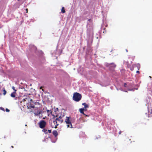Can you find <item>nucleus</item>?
Segmentation results:
<instances>
[{
  "instance_id": "obj_6",
  "label": "nucleus",
  "mask_w": 152,
  "mask_h": 152,
  "mask_svg": "<svg viewBox=\"0 0 152 152\" xmlns=\"http://www.w3.org/2000/svg\"><path fill=\"white\" fill-rule=\"evenodd\" d=\"M43 112L41 110H40L37 109V111L35 110L34 114L36 115H39L43 113Z\"/></svg>"
},
{
  "instance_id": "obj_27",
  "label": "nucleus",
  "mask_w": 152,
  "mask_h": 152,
  "mask_svg": "<svg viewBox=\"0 0 152 152\" xmlns=\"http://www.w3.org/2000/svg\"><path fill=\"white\" fill-rule=\"evenodd\" d=\"M84 108V111H86L87 110V109L86 108Z\"/></svg>"
},
{
  "instance_id": "obj_19",
  "label": "nucleus",
  "mask_w": 152,
  "mask_h": 152,
  "mask_svg": "<svg viewBox=\"0 0 152 152\" xmlns=\"http://www.w3.org/2000/svg\"><path fill=\"white\" fill-rule=\"evenodd\" d=\"M1 110H2L4 111H5L4 108H3L2 107H1Z\"/></svg>"
},
{
  "instance_id": "obj_30",
  "label": "nucleus",
  "mask_w": 152,
  "mask_h": 152,
  "mask_svg": "<svg viewBox=\"0 0 152 152\" xmlns=\"http://www.w3.org/2000/svg\"><path fill=\"white\" fill-rule=\"evenodd\" d=\"M126 50V51L127 52H128V50Z\"/></svg>"
},
{
  "instance_id": "obj_3",
  "label": "nucleus",
  "mask_w": 152,
  "mask_h": 152,
  "mask_svg": "<svg viewBox=\"0 0 152 152\" xmlns=\"http://www.w3.org/2000/svg\"><path fill=\"white\" fill-rule=\"evenodd\" d=\"M65 122L67 124L68 127L72 128V126L71 123V117H66L65 120Z\"/></svg>"
},
{
  "instance_id": "obj_25",
  "label": "nucleus",
  "mask_w": 152,
  "mask_h": 152,
  "mask_svg": "<svg viewBox=\"0 0 152 152\" xmlns=\"http://www.w3.org/2000/svg\"><path fill=\"white\" fill-rule=\"evenodd\" d=\"M136 72H137V73L138 74H139L140 73V72L138 70Z\"/></svg>"
},
{
  "instance_id": "obj_21",
  "label": "nucleus",
  "mask_w": 152,
  "mask_h": 152,
  "mask_svg": "<svg viewBox=\"0 0 152 152\" xmlns=\"http://www.w3.org/2000/svg\"><path fill=\"white\" fill-rule=\"evenodd\" d=\"M126 85L127 84H126V83H124V86L125 87H126Z\"/></svg>"
},
{
  "instance_id": "obj_11",
  "label": "nucleus",
  "mask_w": 152,
  "mask_h": 152,
  "mask_svg": "<svg viewBox=\"0 0 152 152\" xmlns=\"http://www.w3.org/2000/svg\"><path fill=\"white\" fill-rule=\"evenodd\" d=\"M82 105H83L84 106V108H85L89 107L88 105L87 104H86V103H82Z\"/></svg>"
},
{
  "instance_id": "obj_16",
  "label": "nucleus",
  "mask_w": 152,
  "mask_h": 152,
  "mask_svg": "<svg viewBox=\"0 0 152 152\" xmlns=\"http://www.w3.org/2000/svg\"><path fill=\"white\" fill-rule=\"evenodd\" d=\"M12 88L14 91H15V92H16L17 90L15 89V87L14 86H12Z\"/></svg>"
},
{
  "instance_id": "obj_22",
  "label": "nucleus",
  "mask_w": 152,
  "mask_h": 152,
  "mask_svg": "<svg viewBox=\"0 0 152 152\" xmlns=\"http://www.w3.org/2000/svg\"><path fill=\"white\" fill-rule=\"evenodd\" d=\"M112 64L113 65V66L114 67H115V65L114 64Z\"/></svg>"
},
{
  "instance_id": "obj_8",
  "label": "nucleus",
  "mask_w": 152,
  "mask_h": 152,
  "mask_svg": "<svg viewBox=\"0 0 152 152\" xmlns=\"http://www.w3.org/2000/svg\"><path fill=\"white\" fill-rule=\"evenodd\" d=\"M53 134L55 137H56L58 135V132L56 130L53 131Z\"/></svg>"
},
{
  "instance_id": "obj_2",
  "label": "nucleus",
  "mask_w": 152,
  "mask_h": 152,
  "mask_svg": "<svg viewBox=\"0 0 152 152\" xmlns=\"http://www.w3.org/2000/svg\"><path fill=\"white\" fill-rule=\"evenodd\" d=\"M82 98V96L80 94L76 92L74 93L73 97V99L76 102H79Z\"/></svg>"
},
{
  "instance_id": "obj_12",
  "label": "nucleus",
  "mask_w": 152,
  "mask_h": 152,
  "mask_svg": "<svg viewBox=\"0 0 152 152\" xmlns=\"http://www.w3.org/2000/svg\"><path fill=\"white\" fill-rule=\"evenodd\" d=\"M42 131V132H44L46 134H47L48 133L47 129H43Z\"/></svg>"
},
{
  "instance_id": "obj_26",
  "label": "nucleus",
  "mask_w": 152,
  "mask_h": 152,
  "mask_svg": "<svg viewBox=\"0 0 152 152\" xmlns=\"http://www.w3.org/2000/svg\"><path fill=\"white\" fill-rule=\"evenodd\" d=\"M85 115L86 117H89V115H86L85 114V115Z\"/></svg>"
},
{
  "instance_id": "obj_32",
  "label": "nucleus",
  "mask_w": 152,
  "mask_h": 152,
  "mask_svg": "<svg viewBox=\"0 0 152 152\" xmlns=\"http://www.w3.org/2000/svg\"><path fill=\"white\" fill-rule=\"evenodd\" d=\"M18 1H19V0H18Z\"/></svg>"
},
{
  "instance_id": "obj_7",
  "label": "nucleus",
  "mask_w": 152,
  "mask_h": 152,
  "mask_svg": "<svg viewBox=\"0 0 152 152\" xmlns=\"http://www.w3.org/2000/svg\"><path fill=\"white\" fill-rule=\"evenodd\" d=\"M53 123L55 125H56L54 127L56 129L57 128V126H58L59 124H60L56 119L53 121Z\"/></svg>"
},
{
  "instance_id": "obj_23",
  "label": "nucleus",
  "mask_w": 152,
  "mask_h": 152,
  "mask_svg": "<svg viewBox=\"0 0 152 152\" xmlns=\"http://www.w3.org/2000/svg\"><path fill=\"white\" fill-rule=\"evenodd\" d=\"M42 87H42V86H41V87L40 88V89H42V90L43 91H44V90H43V89H42Z\"/></svg>"
},
{
  "instance_id": "obj_13",
  "label": "nucleus",
  "mask_w": 152,
  "mask_h": 152,
  "mask_svg": "<svg viewBox=\"0 0 152 152\" xmlns=\"http://www.w3.org/2000/svg\"><path fill=\"white\" fill-rule=\"evenodd\" d=\"M47 111L48 115H49L50 114H52V111H51V110H47Z\"/></svg>"
},
{
  "instance_id": "obj_29",
  "label": "nucleus",
  "mask_w": 152,
  "mask_h": 152,
  "mask_svg": "<svg viewBox=\"0 0 152 152\" xmlns=\"http://www.w3.org/2000/svg\"><path fill=\"white\" fill-rule=\"evenodd\" d=\"M11 147H12V148H14V147H13V146H11Z\"/></svg>"
},
{
  "instance_id": "obj_28",
  "label": "nucleus",
  "mask_w": 152,
  "mask_h": 152,
  "mask_svg": "<svg viewBox=\"0 0 152 152\" xmlns=\"http://www.w3.org/2000/svg\"><path fill=\"white\" fill-rule=\"evenodd\" d=\"M121 131L119 133V134H121Z\"/></svg>"
},
{
  "instance_id": "obj_20",
  "label": "nucleus",
  "mask_w": 152,
  "mask_h": 152,
  "mask_svg": "<svg viewBox=\"0 0 152 152\" xmlns=\"http://www.w3.org/2000/svg\"><path fill=\"white\" fill-rule=\"evenodd\" d=\"M48 131L49 133H51V130H48Z\"/></svg>"
},
{
  "instance_id": "obj_24",
  "label": "nucleus",
  "mask_w": 152,
  "mask_h": 152,
  "mask_svg": "<svg viewBox=\"0 0 152 152\" xmlns=\"http://www.w3.org/2000/svg\"><path fill=\"white\" fill-rule=\"evenodd\" d=\"M26 13H28V9L27 8H26Z\"/></svg>"
},
{
  "instance_id": "obj_18",
  "label": "nucleus",
  "mask_w": 152,
  "mask_h": 152,
  "mask_svg": "<svg viewBox=\"0 0 152 152\" xmlns=\"http://www.w3.org/2000/svg\"><path fill=\"white\" fill-rule=\"evenodd\" d=\"M6 111L7 112H9L10 111V110L7 108H6Z\"/></svg>"
},
{
  "instance_id": "obj_5",
  "label": "nucleus",
  "mask_w": 152,
  "mask_h": 152,
  "mask_svg": "<svg viewBox=\"0 0 152 152\" xmlns=\"http://www.w3.org/2000/svg\"><path fill=\"white\" fill-rule=\"evenodd\" d=\"M64 116V115H63L62 117L60 116L58 118H56V120H57L59 122L60 124L62 123L64 121L63 119H62V117Z\"/></svg>"
},
{
  "instance_id": "obj_1",
  "label": "nucleus",
  "mask_w": 152,
  "mask_h": 152,
  "mask_svg": "<svg viewBox=\"0 0 152 152\" xmlns=\"http://www.w3.org/2000/svg\"><path fill=\"white\" fill-rule=\"evenodd\" d=\"M26 99L28 100V104L27 105V107L28 108L31 109L33 108H34V105L35 103L33 101L32 99H31L28 96H26Z\"/></svg>"
},
{
  "instance_id": "obj_31",
  "label": "nucleus",
  "mask_w": 152,
  "mask_h": 152,
  "mask_svg": "<svg viewBox=\"0 0 152 152\" xmlns=\"http://www.w3.org/2000/svg\"><path fill=\"white\" fill-rule=\"evenodd\" d=\"M36 108V107H35V110Z\"/></svg>"
},
{
  "instance_id": "obj_4",
  "label": "nucleus",
  "mask_w": 152,
  "mask_h": 152,
  "mask_svg": "<svg viewBox=\"0 0 152 152\" xmlns=\"http://www.w3.org/2000/svg\"><path fill=\"white\" fill-rule=\"evenodd\" d=\"M38 124L40 128L43 129L45 127L46 123L45 121L42 120L39 121Z\"/></svg>"
},
{
  "instance_id": "obj_17",
  "label": "nucleus",
  "mask_w": 152,
  "mask_h": 152,
  "mask_svg": "<svg viewBox=\"0 0 152 152\" xmlns=\"http://www.w3.org/2000/svg\"><path fill=\"white\" fill-rule=\"evenodd\" d=\"M26 97L24 99H23L22 101L23 102H24L25 101H26V100H27L28 101V100L26 99Z\"/></svg>"
},
{
  "instance_id": "obj_9",
  "label": "nucleus",
  "mask_w": 152,
  "mask_h": 152,
  "mask_svg": "<svg viewBox=\"0 0 152 152\" xmlns=\"http://www.w3.org/2000/svg\"><path fill=\"white\" fill-rule=\"evenodd\" d=\"M84 108H80L79 109V111L81 113L83 114V115H85V113H84Z\"/></svg>"
},
{
  "instance_id": "obj_10",
  "label": "nucleus",
  "mask_w": 152,
  "mask_h": 152,
  "mask_svg": "<svg viewBox=\"0 0 152 152\" xmlns=\"http://www.w3.org/2000/svg\"><path fill=\"white\" fill-rule=\"evenodd\" d=\"M15 94L16 92L14 91L11 94L10 96L14 98L15 97Z\"/></svg>"
},
{
  "instance_id": "obj_14",
  "label": "nucleus",
  "mask_w": 152,
  "mask_h": 152,
  "mask_svg": "<svg viewBox=\"0 0 152 152\" xmlns=\"http://www.w3.org/2000/svg\"><path fill=\"white\" fill-rule=\"evenodd\" d=\"M61 12H62L63 13H64L65 12V8L64 7H63L62 8Z\"/></svg>"
},
{
  "instance_id": "obj_15",
  "label": "nucleus",
  "mask_w": 152,
  "mask_h": 152,
  "mask_svg": "<svg viewBox=\"0 0 152 152\" xmlns=\"http://www.w3.org/2000/svg\"><path fill=\"white\" fill-rule=\"evenodd\" d=\"M6 93H7L6 91L5 90V89H4L3 93L4 95H5L6 94Z\"/></svg>"
}]
</instances>
